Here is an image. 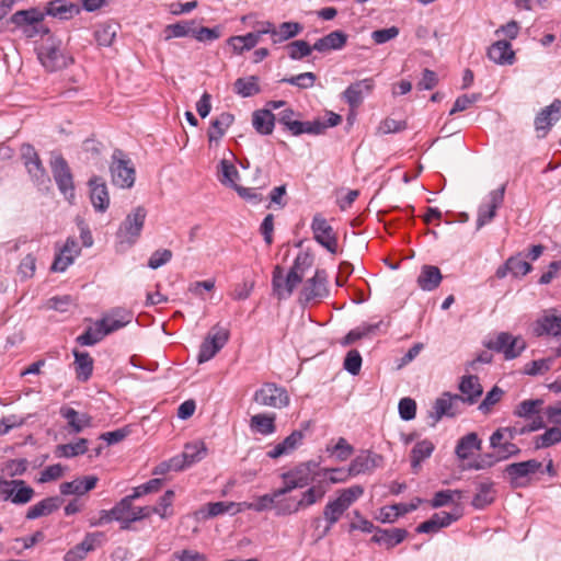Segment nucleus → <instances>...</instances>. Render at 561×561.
Segmentation results:
<instances>
[{
	"label": "nucleus",
	"instance_id": "obj_59",
	"mask_svg": "<svg viewBox=\"0 0 561 561\" xmlns=\"http://www.w3.org/2000/svg\"><path fill=\"white\" fill-rule=\"evenodd\" d=\"M274 510L276 516H287L298 513L301 510V506L294 497H287L278 501L274 505Z\"/></svg>",
	"mask_w": 561,
	"mask_h": 561
},
{
	"label": "nucleus",
	"instance_id": "obj_30",
	"mask_svg": "<svg viewBox=\"0 0 561 561\" xmlns=\"http://www.w3.org/2000/svg\"><path fill=\"white\" fill-rule=\"evenodd\" d=\"M207 455V447L203 442L187 443L184 446V450L181 455L175 456L182 465V470L186 467L192 466L195 462L201 461Z\"/></svg>",
	"mask_w": 561,
	"mask_h": 561
},
{
	"label": "nucleus",
	"instance_id": "obj_56",
	"mask_svg": "<svg viewBox=\"0 0 561 561\" xmlns=\"http://www.w3.org/2000/svg\"><path fill=\"white\" fill-rule=\"evenodd\" d=\"M136 500L133 494L123 497L118 503L111 508L112 515L115 519H125L133 513V501Z\"/></svg>",
	"mask_w": 561,
	"mask_h": 561
},
{
	"label": "nucleus",
	"instance_id": "obj_45",
	"mask_svg": "<svg viewBox=\"0 0 561 561\" xmlns=\"http://www.w3.org/2000/svg\"><path fill=\"white\" fill-rule=\"evenodd\" d=\"M119 25L115 22H106L100 24L94 31V38L100 46L108 47L113 44Z\"/></svg>",
	"mask_w": 561,
	"mask_h": 561
},
{
	"label": "nucleus",
	"instance_id": "obj_27",
	"mask_svg": "<svg viewBox=\"0 0 561 561\" xmlns=\"http://www.w3.org/2000/svg\"><path fill=\"white\" fill-rule=\"evenodd\" d=\"M458 518L459 515L453 513H435L430 519L421 523L416 527V531L420 534L436 533L440 528L449 526L453 522H456Z\"/></svg>",
	"mask_w": 561,
	"mask_h": 561
},
{
	"label": "nucleus",
	"instance_id": "obj_42",
	"mask_svg": "<svg viewBox=\"0 0 561 561\" xmlns=\"http://www.w3.org/2000/svg\"><path fill=\"white\" fill-rule=\"evenodd\" d=\"M75 365L77 378L82 381H87L93 371V358L87 352H80L75 350Z\"/></svg>",
	"mask_w": 561,
	"mask_h": 561
},
{
	"label": "nucleus",
	"instance_id": "obj_3",
	"mask_svg": "<svg viewBox=\"0 0 561 561\" xmlns=\"http://www.w3.org/2000/svg\"><path fill=\"white\" fill-rule=\"evenodd\" d=\"M539 471H542V463L537 459H529L507 465L503 473L513 489H524L531 484L533 476Z\"/></svg>",
	"mask_w": 561,
	"mask_h": 561
},
{
	"label": "nucleus",
	"instance_id": "obj_46",
	"mask_svg": "<svg viewBox=\"0 0 561 561\" xmlns=\"http://www.w3.org/2000/svg\"><path fill=\"white\" fill-rule=\"evenodd\" d=\"M238 176L239 173L232 160L222 158L218 165V179L220 183L224 185H229L234 188V185H238L236 183Z\"/></svg>",
	"mask_w": 561,
	"mask_h": 561
},
{
	"label": "nucleus",
	"instance_id": "obj_43",
	"mask_svg": "<svg viewBox=\"0 0 561 561\" xmlns=\"http://www.w3.org/2000/svg\"><path fill=\"white\" fill-rule=\"evenodd\" d=\"M275 116L270 110H257L252 115V124L261 135H270L273 130Z\"/></svg>",
	"mask_w": 561,
	"mask_h": 561
},
{
	"label": "nucleus",
	"instance_id": "obj_48",
	"mask_svg": "<svg viewBox=\"0 0 561 561\" xmlns=\"http://www.w3.org/2000/svg\"><path fill=\"white\" fill-rule=\"evenodd\" d=\"M88 450V439L79 438L76 443L58 445L55 450L57 457L71 458L85 454Z\"/></svg>",
	"mask_w": 561,
	"mask_h": 561
},
{
	"label": "nucleus",
	"instance_id": "obj_60",
	"mask_svg": "<svg viewBox=\"0 0 561 561\" xmlns=\"http://www.w3.org/2000/svg\"><path fill=\"white\" fill-rule=\"evenodd\" d=\"M327 451L332 455H336V458L340 461H345L352 456L354 448L344 437H340L333 447H327Z\"/></svg>",
	"mask_w": 561,
	"mask_h": 561
},
{
	"label": "nucleus",
	"instance_id": "obj_58",
	"mask_svg": "<svg viewBox=\"0 0 561 561\" xmlns=\"http://www.w3.org/2000/svg\"><path fill=\"white\" fill-rule=\"evenodd\" d=\"M325 494V490L318 485V486H310L308 490L302 492L301 499L298 501L301 508L309 507L313 504H316L318 501H320Z\"/></svg>",
	"mask_w": 561,
	"mask_h": 561
},
{
	"label": "nucleus",
	"instance_id": "obj_37",
	"mask_svg": "<svg viewBox=\"0 0 561 561\" xmlns=\"http://www.w3.org/2000/svg\"><path fill=\"white\" fill-rule=\"evenodd\" d=\"M60 414L67 420L72 433H81L85 427L91 426L92 417L87 413H79L72 408L64 407L60 409Z\"/></svg>",
	"mask_w": 561,
	"mask_h": 561
},
{
	"label": "nucleus",
	"instance_id": "obj_11",
	"mask_svg": "<svg viewBox=\"0 0 561 561\" xmlns=\"http://www.w3.org/2000/svg\"><path fill=\"white\" fill-rule=\"evenodd\" d=\"M41 64L48 71H58L66 68L72 58L64 54L60 48V44L54 41H48L39 46L37 51Z\"/></svg>",
	"mask_w": 561,
	"mask_h": 561
},
{
	"label": "nucleus",
	"instance_id": "obj_12",
	"mask_svg": "<svg viewBox=\"0 0 561 561\" xmlns=\"http://www.w3.org/2000/svg\"><path fill=\"white\" fill-rule=\"evenodd\" d=\"M311 231L313 239L323 248H325L331 254L337 253V234L329 221L317 213L311 221Z\"/></svg>",
	"mask_w": 561,
	"mask_h": 561
},
{
	"label": "nucleus",
	"instance_id": "obj_28",
	"mask_svg": "<svg viewBox=\"0 0 561 561\" xmlns=\"http://www.w3.org/2000/svg\"><path fill=\"white\" fill-rule=\"evenodd\" d=\"M407 536L408 531L403 528H378L370 540L380 546H385L387 549H392L397 545L401 543Z\"/></svg>",
	"mask_w": 561,
	"mask_h": 561
},
{
	"label": "nucleus",
	"instance_id": "obj_61",
	"mask_svg": "<svg viewBox=\"0 0 561 561\" xmlns=\"http://www.w3.org/2000/svg\"><path fill=\"white\" fill-rule=\"evenodd\" d=\"M317 77L313 72H304L294 77L283 78L280 82L296 85L300 89H308L313 87Z\"/></svg>",
	"mask_w": 561,
	"mask_h": 561
},
{
	"label": "nucleus",
	"instance_id": "obj_6",
	"mask_svg": "<svg viewBox=\"0 0 561 561\" xmlns=\"http://www.w3.org/2000/svg\"><path fill=\"white\" fill-rule=\"evenodd\" d=\"M342 121L339 114L328 112L323 117H318L312 122H301L297 119L290 121L284 128L293 136H299L301 134L320 135L327 128L336 126Z\"/></svg>",
	"mask_w": 561,
	"mask_h": 561
},
{
	"label": "nucleus",
	"instance_id": "obj_1",
	"mask_svg": "<svg viewBox=\"0 0 561 561\" xmlns=\"http://www.w3.org/2000/svg\"><path fill=\"white\" fill-rule=\"evenodd\" d=\"M311 263L312 259L308 253H299L286 276L284 268L276 265L272 273L273 294L279 300L290 297L297 285L302 282L305 268L309 267Z\"/></svg>",
	"mask_w": 561,
	"mask_h": 561
},
{
	"label": "nucleus",
	"instance_id": "obj_54",
	"mask_svg": "<svg viewBox=\"0 0 561 561\" xmlns=\"http://www.w3.org/2000/svg\"><path fill=\"white\" fill-rule=\"evenodd\" d=\"M542 403L543 401L540 399L524 400L516 407L514 414L519 417L530 419L534 415L538 414Z\"/></svg>",
	"mask_w": 561,
	"mask_h": 561
},
{
	"label": "nucleus",
	"instance_id": "obj_64",
	"mask_svg": "<svg viewBox=\"0 0 561 561\" xmlns=\"http://www.w3.org/2000/svg\"><path fill=\"white\" fill-rule=\"evenodd\" d=\"M503 390L499 388L497 386H494L485 396V398L482 400V402L479 404V410L483 413H488L494 404H496L502 396Z\"/></svg>",
	"mask_w": 561,
	"mask_h": 561
},
{
	"label": "nucleus",
	"instance_id": "obj_57",
	"mask_svg": "<svg viewBox=\"0 0 561 561\" xmlns=\"http://www.w3.org/2000/svg\"><path fill=\"white\" fill-rule=\"evenodd\" d=\"M553 358H541L529 362L524 367V374L529 376L543 375L550 370Z\"/></svg>",
	"mask_w": 561,
	"mask_h": 561
},
{
	"label": "nucleus",
	"instance_id": "obj_32",
	"mask_svg": "<svg viewBox=\"0 0 561 561\" xmlns=\"http://www.w3.org/2000/svg\"><path fill=\"white\" fill-rule=\"evenodd\" d=\"M64 503V500L60 496H49L46 497L35 505L31 506L26 512V519H36L43 516L50 515L55 511H57L61 504Z\"/></svg>",
	"mask_w": 561,
	"mask_h": 561
},
{
	"label": "nucleus",
	"instance_id": "obj_44",
	"mask_svg": "<svg viewBox=\"0 0 561 561\" xmlns=\"http://www.w3.org/2000/svg\"><path fill=\"white\" fill-rule=\"evenodd\" d=\"M261 37L257 32H250L245 35L231 36L228 39L229 45L237 54H242L244 50L254 48L260 42Z\"/></svg>",
	"mask_w": 561,
	"mask_h": 561
},
{
	"label": "nucleus",
	"instance_id": "obj_55",
	"mask_svg": "<svg viewBox=\"0 0 561 561\" xmlns=\"http://www.w3.org/2000/svg\"><path fill=\"white\" fill-rule=\"evenodd\" d=\"M561 442V428H548L542 435L536 437V448H547Z\"/></svg>",
	"mask_w": 561,
	"mask_h": 561
},
{
	"label": "nucleus",
	"instance_id": "obj_19",
	"mask_svg": "<svg viewBox=\"0 0 561 561\" xmlns=\"http://www.w3.org/2000/svg\"><path fill=\"white\" fill-rule=\"evenodd\" d=\"M133 320V313L128 310L116 308L110 314L99 320V324L103 328V333L106 336L128 323Z\"/></svg>",
	"mask_w": 561,
	"mask_h": 561
},
{
	"label": "nucleus",
	"instance_id": "obj_8",
	"mask_svg": "<svg viewBox=\"0 0 561 561\" xmlns=\"http://www.w3.org/2000/svg\"><path fill=\"white\" fill-rule=\"evenodd\" d=\"M228 340L229 330L219 324L214 325L199 346L198 364L210 360L227 344Z\"/></svg>",
	"mask_w": 561,
	"mask_h": 561
},
{
	"label": "nucleus",
	"instance_id": "obj_5",
	"mask_svg": "<svg viewBox=\"0 0 561 561\" xmlns=\"http://www.w3.org/2000/svg\"><path fill=\"white\" fill-rule=\"evenodd\" d=\"M253 402L260 407L284 409L289 405L290 398L287 390L275 383L264 382L253 394Z\"/></svg>",
	"mask_w": 561,
	"mask_h": 561
},
{
	"label": "nucleus",
	"instance_id": "obj_21",
	"mask_svg": "<svg viewBox=\"0 0 561 561\" xmlns=\"http://www.w3.org/2000/svg\"><path fill=\"white\" fill-rule=\"evenodd\" d=\"M45 14L37 9L20 10L11 16V22L22 27L27 37H32L33 33H28V28H36L37 24L44 20Z\"/></svg>",
	"mask_w": 561,
	"mask_h": 561
},
{
	"label": "nucleus",
	"instance_id": "obj_29",
	"mask_svg": "<svg viewBox=\"0 0 561 561\" xmlns=\"http://www.w3.org/2000/svg\"><path fill=\"white\" fill-rule=\"evenodd\" d=\"M381 459L382 458L379 455L371 454L369 451H362L352 460L348 467V474L358 476L360 473L369 472L379 465Z\"/></svg>",
	"mask_w": 561,
	"mask_h": 561
},
{
	"label": "nucleus",
	"instance_id": "obj_40",
	"mask_svg": "<svg viewBox=\"0 0 561 561\" xmlns=\"http://www.w3.org/2000/svg\"><path fill=\"white\" fill-rule=\"evenodd\" d=\"M482 442L474 432L462 436L457 445L455 453L460 460H466L474 450H481Z\"/></svg>",
	"mask_w": 561,
	"mask_h": 561
},
{
	"label": "nucleus",
	"instance_id": "obj_26",
	"mask_svg": "<svg viewBox=\"0 0 561 561\" xmlns=\"http://www.w3.org/2000/svg\"><path fill=\"white\" fill-rule=\"evenodd\" d=\"M488 57L497 65H513L515 61V51L507 41H496L488 49Z\"/></svg>",
	"mask_w": 561,
	"mask_h": 561
},
{
	"label": "nucleus",
	"instance_id": "obj_36",
	"mask_svg": "<svg viewBox=\"0 0 561 561\" xmlns=\"http://www.w3.org/2000/svg\"><path fill=\"white\" fill-rule=\"evenodd\" d=\"M276 414L275 413H259L250 419V430L253 433L261 435H272L276 432Z\"/></svg>",
	"mask_w": 561,
	"mask_h": 561
},
{
	"label": "nucleus",
	"instance_id": "obj_18",
	"mask_svg": "<svg viewBox=\"0 0 561 561\" xmlns=\"http://www.w3.org/2000/svg\"><path fill=\"white\" fill-rule=\"evenodd\" d=\"M51 170L54 179L62 194L73 196L72 175L66 160L62 157H56L51 161Z\"/></svg>",
	"mask_w": 561,
	"mask_h": 561
},
{
	"label": "nucleus",
	"instance_id": "obj_52",
	"mask_svg": "<svg viewBox=\"0 0 561 561\" xmlns=\"http://www.w3.org/2000/svg\"><path fill=\"white\" fill-rule=\"evenodd\" d=\"M103 328L95 322V328L89 327L76 341L82 346H92L104 337Z\"/></svg>",
	"mask_w": 561,
	"mask_h": 561
},
{
	"label": "nucleus",
	"instance_id": "obj_17",
	"mask_svg": "<svg viewBox=\"0 0 561 561\" xmlns=\"http://www.w3.org/2000/svg\"><path fill=\"white\" fill-rule=\"evenodd\" d=\"M506 185L503 184L500 188L490 193V202L486 205H481L478 210L477 229H481L486 224L491 222L496 216V210L504 202Z\"/></svg>",
	"mask_w": 561,
	"mask_h": 561
},
{
	"label": "nucleus",
	"instance_id": "obj_38",
	"mask_svg": "<svg viewBox=\"0 0 561 561\" xmlns=\"http://www.w3.org/2000/svg\"><path fill=\"white\" fill-rule=\"evenodd\" d=\"M442 279L443 276L437 266L423 265L416 282L421 289L432 291L439 286Z\"/></svg>",
	"mask_w": 561,
	"mask_h": 561
},
{
	"label": "nucleus",
	"instance_id": "obj_31",
	"mask_svg": "<svg viewBox=\"0 0 561 561\" xmlns=\"http://www.w3.org/2000/svg\"><path fill=\"white\" fill-rule=\"evenodd\" d=\"M98 480L99 479L95 476H88L75 479L70 482H64L60 484V493L62 495H83L95 488Z\"/></svg>",
	"mask_w": 561,
	"mask_h": 561
},
{
	"label": "nucleus",
	"instance_id": "obj_22",
	"mask_svg": "<svg viewBox=\"0 0 561 561\" xmlns=\"http://www.w3.org/2000/svg\"><path fill=\"white\" fill-rule=\"evenodd\" d=\"M531 271V265L525 261L522 254L511 256L506 262L499 266L495 272L497 278H504L507 274L513 277H523Z\"/></svg>",
	"mask_w": 561,
	"mask_h": 561
},
{
	"label": "nucleus",
	"instance_id": "obj_24",
	"mask_svg": "<svg viewBox=\"0 0 561 561\" xmlns=\"http://www.w3.org/2000/svg\"><path fill=\"white\" fill-rule=\"evenodd\" d=\"M561 323L557 320L556 309L549 310L534 323L533 332L536 336L551 335L559 336Z\"/></svg>",
	"mask_w": 561,
	"mask_h": 561
},
{
	"label": "nucleus",
	"instance_id": "obj_15",
	"mask_svg": "<svg viewBox=\"0 0 561 561\" xmlns=\"http://www.w3.org/2000/svg\"><path fill=\"white\" fill-rule=\"evenodd\" d=\"M561 117V100H554L550 105L542 108L535 118L537 137L543 138L549 128Z\"/></svg>",
	"mask_w": 561,
	"mask_h": 561
},
{
	"label": "nucleus",
	"instance_id": "obj_7",
	"mask_svg": "<svg viewBox=\"0 0 561 561\" xmlns=\"http://www.w3.org/2000/svg\"><path fill=\"white\" fill-rule=\"evenodd\" d=\"M146 217L147 210L144 206H138L128 214L116 232L119 241L126 242L129 245L134 244L140 237Z\"/></svg>",
	"mask_w": 561,
	"mask_h": 561
},
{
	"label": "nucleus",
	"instance_id": "obj_51",
	"mask_svg": "<svg viewBox=\"0 0 561 561\" xmlns=\"http://www.w3.org/2000/svg\"><path fill=\"white\" fill-rule=\"evenodd\" d=\"M233 85L236 93L242 98H249L260 93L257 78L254 76L249 78H239L236 80Z\"/></svg>",
	"mask_w": 561,
	"mask_h": 561
},
{
	"label": "nucleus",
	"instance_id": "obj_47",
	"mask_svg": "<svg viewBox=\"0 0 561 561\" xmlns=\"http://www.w3.org/2000/svg\"><path fill=\"white\" fill-rule=\"evenodd\" d=\"M494 501V490L492 482H482L478 485V492L472 500V506L482 510Z\"/></svg>",
	"mask_w": 561,
	"mask_h": 561
},
{
	"label": "nucleus",
	"instance_id": "obj_23",
	"mask_svg": "<svg viewBox=\"0 0 561 561\" xmlns=\"http://www.w3.org/2000/svg\"><path fill=\"white\" fill-rule=\"evenodd\" d=\"M90 198L93 207L98 211H105L110 205V196L105 182L100 176H93L89 181Z\"/></svg>",
	"mask_w": 561,
	"mask_h": 561
},
{
	"label": "nucleus",
	"instance_id": "obj_39",
	"mask_svg": "<svg viewBox=\"0 0 561 561\" xmlns=\"http://www.w3.org/2000/svg\"><path fill=\"white\" fill-rule=\"evenodd\" d=\"M22 156L27 172L36 180L43 179L45 175V169L43 168L39 157L33 146L30 144L24 145L22 148Z\"/></svg>",
	"mask_w": 561,
	"mask_h": 561
},
{
	"label": "nucleus",
	"instance_id": "obj_62",
	"mask_svg": "<svg viewBox=\"0 0 561 561\" xmlns=\"http://www.w3.org/2000/svg\"><path fill=\"white\" fill-rule=\"evenodd\" d=\"M454 495H457L458 499L461 497V491L459 490H442L434 494L431 505L434 508L442 507L453 502Z\"/></svg>",
	"mask_w": 561,
	"mask_h": 561
},
{
	"label": "nucleus",
	"instance_id": "obj_35",
	"mask_svg": "<svg viewBox=\"0 0 561 561\" xmlns=\"http://www.w3.org/2000/svg\"><path fill=\"white\" fill-rule=\"evenodd\" d=\"M374 88V81L370 78L359 80L351 84L343 93L351 107H356L363 102L364 92L369 93Z\"/></svg>",
	"mask_w": 561,
	"mask_h": 561
},
{
	"label": "nucleus",
	"instance_id": "obj_33",
	"mask_svg": "<svg viewBox=\"0 0 561 561\" xmlns=\"http://www.w3.org/2000/svg\"><path fill=\"white\" fill-rule=\"evenodd\" d=\"M347 42V35L343 31H333L319 38L313 44V49L320 53L342 49Z\"/></svg>",
	"mask_w": 561,
	"mask_h": 561
},
{
	"label": "nucleus",
	"instance_id": "obj_16",
	"mask_svg": "<svg viewBox=\"0 0 561 561\" xmlns=\"http://www.w3.org/2000/svg\"><path fill=\"white\" fill-rule=\"evenodd\" d=\"M319 462L314 460L304 461L296 465L290 470L282 473V478H290L296 483H299V488H305L312 483L318 476Z\"/></svg>",
	"mask_w": 561,
	"mask_h": 561
},
{
	"label": "nucleus",
	"instance_id": "obj_14",
	"mask_svg": "<svg viewBox=\"0 0 561 561\" xmlns=\"http://www.w3.org/2000/svg\"><path fill=\"white\" fill-rule=\"evenodd\" d=\"M328 295V274L324 270H317L313 277L306 280L300 291V300L308 304L316 299H322Z\"/></svg>",
	"mask_w": 561,
	"mask_h": 561
},
{
	"label": "nucleus",
	"instance_id": "obj_49",
	"mask_svg": "<svg viewBox=\"0 0 561 561\" xmlns=\"http://www.w3.org/2000/svg\"><path fill=\"white\" fill-rule=\"evenodd\" d=\"M304 26L298 22H283L277 26L274 44H279L295 37L300 34Z\"/></svg>",
	"mask_w": 561,
	"mask_h": 561
},
{
	"label": "nucleus",
	"instance_id": "obj_41",
	"mask_svg": "<svg viewBox=\"0 0 561 561\" xmlns=\"http://www.w3.org/2000/svg\"><path fill=\"white\" fill-rule=\"evenodd\" d=\"M234 116L228 112H222L213 122L208 129V140H219L226 134L228 127L233 123Z\"/></svg>",
	"mask_w": 561,
	"mask_h": 561
},
{
	"label": "nucleus",
	"instance_id": "obj_10",
	"mask_svg": "<svg viewBox=\"0 0 561 561\" xmlns=\"http://www.w3.org/2000/svg\"><path fill=\"white\" fill-rule=\"evenodd\" d=\"M35 494L33 488L24 480H5L0 478V496L3 501H10L16 505L28 503Z\"/></svg>",
	"mask_w": 561,
	"mask_h": 561
},
{
	"label": "nucleus",
	"instance_id": "obj_20",
	"mask_svg": "<svg viewBox=\"0 0 561 561\" xmlns=\"http://www.w3.org/2000/svg\"><path fill=\"white\" fill-rule=\"evenodd\" d=\"M304 438L305 434L302 431H293L280 443L275 445L273 449L268 450L266 456L271 459H277L279 457L290 455L302 444Z\"/></svg>",
	"mask_w": 561,
	"mask_h": 561
},
{
	"label": "nucleus",
	"instance_id": "obj_4",
	"mask_svg": "<svg viewBox=\"0 0 561 561\" xmlns=\"http://www.w3.org/2000/svg\"><path fill=\"white\" fill-rule=\"evenodd\" d=\"M112 182L121 188H130L136 180V171L131 160L121 149H115L110 165Z\"/></svg>",
	"mask_w": 561,
	"mask_h": 561
},
{
	"label": "nucleus",
	"instance_id": "obj_50",
	"mask_svg": "<svg viewBox=\"0 0 561 561\" xmlns=\"http://www.w3.org/2000/svg\"><path fill=\"white\" fill-rule=\"evenodd\" d=\"M434 450V444L428 440L424 439L415 444V446L411 450V465L415 469L417 468L421 462L428 458Z\"/></svg>",
	"mask_w": 561,
	"mask_h": 561
},
{
	"label": "nucleus",
	"instance_id": "obj_53",
	"mask_svg": "<svg viewBox=\"0 0 561 561\" xmlns=\"http://www.w3.org/2000/svg\"><path fill=\"white\" fill-rule=\"evenodd\" d=\"M288 57L293 60L302 59L311 54L313 46L306 41L298 39L286 45Z\"/></svg>",
	"mask_w": 561,
	"mask_h": 561
},
{
	"label": "nucleus",
	"instance_id": "obj_2",
	"mask_svg": "<svg viewBox=\"0 0 561 561\" xmlns=\"http://www.w3.org/2000/svg\"><path fill=\"white\" fill-rule=\"evenodd\" d=\"M364 493V489L360 485H353L347 489H343L339 492V496L327 503L323 510V517L327 522V526L323 529L319 538H323L329 534L331 527L336 524L342 515L350 508V506Z\"/></svg>",
	"mask_w": 561,
	"mask_h": 561
},
{
	"label": "nucleus",
	"instance_id": "obj_13",
	"mask_svg": "<svg viewBox=\"0 0 561 561\" xmlns=\"http://www.w3.org/2000/svg\"><path fill=\"white\" fill-rule=\"evenodd\" d=\"M462 396L460 394H451L450 392H444L440 398H437L433 411L430 412L428 416L432 419V426H435L436 423L443 417H454L461 412L460 404Z\"/></svg>",
	"mask_w": 561,
	"mask_h": 561
},
{
	"label": "nucleus",
	"instance_id": "obj_9",
	"mask_svg": "<svg viewBox=\"0 0 561 561\" xmlns=\"http://www.w3.org/2000/svg\"><path fill=\"white\" fill-rule=\"evenodd\" d=\"M488 350L502 353L510 360L518 357L526 348V342L522 336H513L508 332H501L494 340L484 343Z\"/></svg>",
	"mask_w": 561,
	"mask_h": 561
},
{
	"label": "nucleus",
	"instance_id": "obj_25",
	"mask_svg": "<svg viewBox=\"0 0 561 561\" xmlns=\"http://www.w3.org/2000/svg\"><path fill=\"white\" fill-rule=\"evenodd\" d=\"M459 390L462 396V404L469 405L476 403L483 392L479 378L474 375L463 376L459 383Z\"/></svg>",
	"mask_w": 561,
	"mask_h": 561
},
{
	"label": "nucleus",
	"instance_id": "obj_34",
	"mask_svg": "<svg viewBox=\"0 0 561 561\" xmlns=\"http://www.w3.org/2000/svg\"><path fill=\"white\" fill-rule=\"evenodd\" d=\"M80 12V9L67 0H53L47 2L45 13L60 20H69Z\"/></svg>",
	"mask_w": 561,
	"mask_h": 561
},
{
	"label": "nucleus",
	"instance_id": "obj_63",
	"mask_svg": "<svg viewBox=\"0 0 561 561\" xmlns=\"http://www.w3.org/2000/svg\"><path fill=\"white\" fill-rule=\"evenodd\" d=\"M362 356L357 350L347 352L344 359V369L350 374L356 376L360 371Z\"/></svg>",
	"mask_w": 561,
	"mask_h": 561
}]
</instances>
